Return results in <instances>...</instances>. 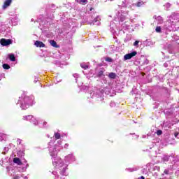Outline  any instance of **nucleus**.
Masks as SVG:
<instances>
[{
    "label": "nucleus",
    "instance_id": "28",
    "mask_svg": "<svg viewBox=\"0 0 179 179\" xmlns=\"http://www.w3.org/2000/svg\"><path fill=\"white\" fill-rule=\"evenodd\" d=\"M164 6V8H166V10H169V9H170V8L171 7V4H170V3H166Z\"/></svg>",
    "mask_w": 179,
    "mask_h": 179
},
{
    "label": "nucleus",
    "instance_id": "23",
    "mask_svg": "<svg viewBox=\"0 0 179 179\" xmlns=\"http://www.w3.org/2000/svg\"><path fill=\"white\" fill-rule=\"evenodd\" d=\"M34 125H38V120L33 116L32 120L30 121Z\"/></svg>",
    "mask_w": 179,
    "mask_h": 179
},
{
    "label": "nucleus",
    "instance_id": "43",
    "mask_svg": "<svg viewBox=\"0 0 179 179\" xmlns=\"http://www.w3.org/2000/svg\"><path fill=\"white\" fill-rule=\"evenodd\" d=\"M78 76H79V75L78 74H73V77L76 78V80L77 81L78 80Z\"/></svg>",
    "mask_w": 179,
    "mask_h": 179
},
{
    "label": "nucleus",
    "instance_id": "22",
    "mask_svg": "<svg viewBox=\"0 0 179 179\" xmlns=\"http://www.w3.org/2000/svg\"><path fill=\"white\" fill-rule=\"evenodd\" d=\"M8 58L10 61H12V62H15V61H16V57H15V55L13 54L8 55Z\"/></svg>",
    "mask_w": 179,
    "mask_h": 179
},
{
    "label": "nucleus",
    "instance_id": "52",
    "mask_svg": "<svg viewBox=\"0 0 179 179\" xmlns=\"http://www.w3.org/2000/svg\"><path fill=\"white\" fill-rule=\"evenodd\" d=\"M55 179H58V177H56Z\"/></svg>",
    "mask_w": 179,
    "mask_h": 179
},
{
    "label": "nucleus",
    "instance_id": "16",
    "mask_svg": "<svg viewBox=\"0 0 179 179\" xmlns=\"http://www.w3.org/2000/svg\"><path fill=\"white\" fill-rule=\"evenodd\" d=\"M137 170H139V167L138 166H135L133 168H127L126 169L127 171H129V173H132L134 171H137Z\"/></svg>",
    "mask_w": 179,
    "mask_h": 179
},
{
    "label": "nucleus",
    "instance_id": "26",
    "mask_svg": "<svg viewBox=\"0 0 179 179\" xmlns=\"http://www.w3.org/2000/svg\"><path fill=\"white\" fill-rule=\"evenodd\" d=\"M108 77L110 79H115V78H117V74L115 73H110Z\"/></svg>",
    "mask_w": 179,
    "mask_h": 179
},
{
    "label": "nucleus",
    "instance_id": "32",
    "mask_svg": "<svg viewBox=\"0 0 179 179\" xmlns=\"http://www.w3.org/2000/svg\"><path fill=\"white\" fill-rule=\"evenodd\" d=\"M103 73H104V71L103 70H101L99 71L97 75H98L99 78H101V76H103Z\"/></svg>",
    "mask_w": 179,
    "mask_h": 179
},
{
    "label": "nucleus",
    "instance_id": "30",
    "mask_svg": "<svg viewBox=\"0 0 179 179\" xmlns=\"http://www.w3.org/2000/svg\"><path fill=\"white\" fill-rule=\"evenodd\" d=\"M54 136L55 139H59L61 138V134L59 133H55Z\"/></svg>",
    "mask_w": 179,
    "mask_h": 179
},
{
    "label": "nucleus",
    "instance_id": "4",
    "mask_svg": "<svg viewBox=\"0 0 179 179\" xmlns=\"http://www.w3.org/2000/svg\"><path fill=\"white\" fill-rule=\"evenodd\" d=\"M127 15H128V12L124 13V11H121V13H118L117 17L120 22H124L127 17Z\"/></svg>",
    "mask_w": 179,
    "mask_h": 179
},
{
    "label": "nucleus",
    "instance_id": "11",
    "mask_svg": "<svg viewBox=\"0 0 179 179\" xmlns=\"http://www.w3.org/2000/svg\"><path fill=\"white\" fill-rule=\"evenodd\" d=\"M92 97H100L101 100L103 97V92L100 91V90H97L96 93H93Z\"/></svg>",
    "mask_w": 179,
    "mask_h": 179
},
{
    "label": "nucleus",
    "instance_id": "10",
    "mask_svg": "<svg viewBox=\"0 0 179 179\" xmlns=\"http://www.w3.org/2000/svg\"><path fill=\"white\" fill-rule=\"evenodd\" d=\"M25 167H18L17 170L20 173H23V171H26L27 170V167H29V164H27V161L24 159Z\"/></svg>",
    "mask_w": 179,
    "mask_h": 179
},
{
    "label": "nucleus",
    "instance_id": "36",
    "mask_svg": "<svg viewBox=\"0 0 179 179\" xmlns=\"http://www.w3.org/2000/svg\"><path fill=\"white\" fill-rule=\"evenodd\" d=\"M169 157L166 155L163 157L164 162H169Z\"/></svg>",
    "mask_w": 179,
    "mask_h": 179
},
{
    "label": "nucleus",
    "instance_id": "46",
    "mask_svg": "<svg viewBox=\"0 0 179 179\" xmlns=\"http://www.w3.org/2000/svg\"><path fill=\"white\" fill-rule=\"evenodd\" d=\"M175 137L179 138V133H175Z\"/></svg>",
    "mask_w": 179,
    "mask_h": 179
},
{
    "label": "nucleus",
    "instance_id": "17",
    "mask_svg": "<svg viewBox=\"0 0 179 179\" xmlns=\"http://www.w3.org/2000/svg\"><path fill=\"white\" fill-rule=\"evenodd\" d=\"M35 45L36 47H40L41 48L43 47H45V45L43 42L38 41H36L35 42Z\"/></svg>",
    "mask_w": 179,
    "mask_h": 179
},
{
    "label": "nucleus",
    "instance_id": "29",
    "mask_svg": "<svg viewBox=\"0 0 179 179\" xmlns=\"http://www.w3.org/2000/svg\"><path fill=\"white\" fill-rule=\"evenodd\" d=\"M17 142L18 143V147H22V148H24V145H23V144H22V140H20V138H18L17 140Z\"/></svg>",
    "mask_w": 179,
    "mask_h": 179
},
{
    "label": "nucleus",
    "instance_id": "49",
    "mask_svg": "<svg viewBox=\"0 0 179 179\" xmlns=\"http://www.w3.org/2000/svg\"><path fill=\"white\" fill-rule=\"evenodd\" d=\"M155 170H158V171H159V170H160V167H159V166H155Z\"/></svg>",
    "mask_w": 179,
    "mask_h": 179
},
{
    "label": "nucleus",
    "instance_id": "33",
    "mask_svg": "<svg viewBox=\"0 0 179 179\" xmlns=\"http://www.w3.org/2000/svg\"><path fill=\"white\" fill-rule=\"evenodd\" d=\"M155 31H157V33H162V27H157L155 29Z\"/></svg>",
    "mask_w": 179,
    "mask_h": 179
},
{
    "label": "nucleus",
    "instance_id": "6",
    "mask_svg": "<svg viewBox=\"0 0 179 179\" xmlns=\"http://www.w3.org/2000/svg\"><path fill=\"white\" fill-rule=\"evenodd\" d=\"M138 54L136 51H134L131 53H128L124 56V60L128 61V59H131V58H133V57H135Z\"/></svg>",
    "mask_w": 179,
    "mask_h": 179
},
{
    "label": "nucleus",
    "instance_id": "50",
    "mask_svg": "<svg viewBox=\"0 0 179 179\" xmlns=\"http://www.w3.org/2000/svg\"><path fill=\"white\" fill-rule=\"evenodd\" d=\"M138 179H145V177L141 176V177L138 178Z\"/></svg>",
    "mask_w": 179,
    "mask_h": 179
},
{
    "label": "nucleus",
    "instance_id": "37",
    "mask_svg": "<svg viewBox=\"0 0 179 179\" xmlns=\"http://www.w3.org/2000/svg\"><path fill=\"white\" fill-rule=\"evenodd\" d=\"M4 152H3V155H6V153L9 150L8 147H5L3 149Z\"/></svg>",
    "mask_w": 179,
    "mask_h": 179
},
{
    "label": "nucleus",
    "instance_id": "39",
    "mask_svg": "<svg viewBox=\"0 0 179 179\" xmlns=\"http://www.w3.org/2000/svg\"><path fill=\"white\" fill-rule=\"evenodd\" d=\"M106 61L107 62H113V59H111V58H110V57H107V58L106 59Z\"/></svg>",
    "mask_w": 179,
    "mask_h": 179
},
{
    "label": "nucleus",
    "instance_id": "20",
    "mask_svg": "<svg viewBox=\"0 0 179 179\" xmlns=\"http://www.w3.org/2000/svg\"><path fill=\"white\" fill-rule=\"evenodd\" d=\"M13 163H15L18 166H22V161H20V159L17 157L13 159Z\"/></svg>",
    "mask_w": 179,
    "mask_h": 179
},
{
    "label": "nucleus",
    "instance_id": "7",
    "mask_svg": "<svg viewBox=\"0 0 179 179\" xmlns=\"http://www.w3.org/2000/svg\"><path fill=\"white\" fill-rule=\"evenodd\" d=\"M145 3H146V1H143L142 0H138V1L136 3H133L131 4V6H130V8H132V6H136L137 8H141L143 6Z\"/></svg>",
    "mask_w": 179,
    "mask_h": 179
},
{
    "label": "nucleus",
    "instance_id": "24",
    "mask_svg": "<svg viewBox=\"0 0 179 179\" xmlns=\"http://www.w3.org/2000/svg\"><path fill=\"white\" fill-rule=\"evenodd\" d=\"M164 174L166 176H171L173 173L170 172V169H165L164 173H162V176H164Z\"/></svg>",
    "mask_w": 179,
    "mask_h": 179
},
{
    "label": "nucleus",
    "instance_id": "47",
    "mask_svg": "<svg viewBox=\"0 0 179 179\" xmlns=\"http://www.w3.org/2000/svg\"><path fill=\"white\" fill-rule=\"evenodd\" d=\"M52 174H53L54 176H57V174H58V173H57V171H54L52 172Z\"/></svg>",
    "mask_w": 179,
    "mask_h": 179
},
{
    "label": "nucleus",
    "instance_id": "35",
    "mask_svg": "<svg viewBox=\"0 0 179 179\" xmlns=\"http://www.w3.org/2000/svg\"><path fill=\"white\" fill-rule=\"evenodd\" d=\"M1 138H3V139L0 138V141L2 142L3 141H6V134H3Z\"/></svg>",
    "mask_w": 179,
    "mask_h": 179
},
{
    "label": "nucleus",
    "instance_id": "34",
    "mask_svg": "<svg viewBox=\"0 0 179 179\" xmlns=\"http://www.w3.org/2000/svg\"><path fill=\"white\" fill-rule=\"evenodd\" d=\"M56 8L55 4H51L50 9H51V10H55Z\"/></svg>",
    "mask_w": 179,
    "mask_h": 179
},
{
    "label": "nucleus",
    "instance_id": "25",
    "mask_svg": "<svg viewBox=\"0 0 179 179\" xmlns=\"http://www.w3.org/2000/svg\"><path fill=\"white\" fill-rule=\"evenodd\" d=\"M80 66L83 68V69H89V65H87L86 63H81Z\"/></svg>",
    "mask_w": 179,
    "mask_h": 179
},
{
    "label": "nucleus",
    "instance_id": "3",
    "mask_svg": "<svg viewBox=\"0 0 179 179\" xmlns=\"http://www.w3.org/2000/svg\"><path fill=\"white\" fill-rule=\"evenodd\" d=\"M179 15L178 13H173L168 20L167 29L171 31L173 30V26H176L177 22H178Z\"/></svg>",
    "mask_w": 179,
    "mask_h": 179
},
{
    "label": "nucleus",
    "instance_id": "19",
    "mask_svg": "<svg viewBox=\"0 0 179 179\" xmlns=\"http://www.w3.org/2000/svg\"><path fill=\"white\" fill-rule=\"evenodd\" d=\"M23 177V174L22 173H15L13 175V179H20Z\"/></svg>",
    "mask_w": 179,
    "mask_h": 179
},
{
    "label": "nucleus",
    "instance_id": "31",
    "mask_svg": "<svg viewBox=\"0 0 179 179\" xmlns=\"http://www.w3.org/2000/svg\"><path fill=\"white\" fill-rule=\"evenodd\" d=\"M3 69H10V66H9V64H3Z\"/></svg>",
    "mask_w": 179,
    "mask_h": 179
},
{
    "label": "nucleus",
    "instance_id": "13",
    "mask_svg": "<svg viewBox=\"0 0 179 179\" xmlns=\"http://www.w3.org/2000/svg\"><path fill=\"white\" fill-rule=\"evenodd\" d=\"M10 3H12V0H6L3 5V9H6L8 6H10Z\"/></svg>",
    "mask_w": 179,
    "mask_h": 179
},
{
    "label": "nucleus",
    "instance_id": "18",
    "mask_svg": "<svg viewBox=\"0 0 179 179\" xmlns=\"http://www.w3.org/2000/svg\"><path fill=\"white\" fill-rule=\"evenodd\" d=\"M49 42L52 47H55V48H58V47H59V45H58L57 42L54 40H50Z\"/></svg>",
    "mask_w": 179,
    "mask_h": 179
},
{
    "label": "nucleus",
    "instance_id": "1",
    "mask_svg": "<svg viewBox=\"0 0 179 179\" xmlns=\"http://www.w3.org/2000/svg\"><path fill=\"white\" fill-rule=\"evenodd\" d=\"M61 145H62V141H57V145L54 144V141H50L48 144L49 153L52 157L53 166L60 171V174L62 176H66V167L68 165L64 164V162L61 158H55L58 155V152L61 150Z\"/></svg>",
    "mask_w": 179,
    "mask_h": 179
},
{
    "label": "nucleus",
    "instance_id": "38",
    "mask_svg": "<svg viewBox=\"0 0 179 179\" xmlns=\"http://www.w3.org/2000/svg\"><path fill=\"white\" fill-rule=\"evenodd\" d=\"M134 47H138L139 46V41H136L134 43Z\"/></svg>",
    "mask_w": 179,
    "mask_h": 179
},
{
    "label": "nucleus",
    "instance_id": "42",
    "mask_svg": "<svg viewBox=\"0 0 179 179\" xmlns=\"http://www.w3.org/2000/svg\"><path fill=\"white\" fill-rule=\"evenodd\" d=\"M69 147V144H68V143H66V144L64 145V149H68Z\"/></svg>",
    "mask_w": 179,
    "mask_h": 179
},
{
    "label": "nucleus",
    "instance_id": "2",
    "mask_svg": "<svg viewBox=\"0 0 179 179\" xmlns=\"http://www.w3.org/2000/svg\"><path fill=\"white\" fill-rule=\"evenodd\" d=\"M19 103H20L22 110H27V108H29L30 106H33V99H30L29 96H26L24 94H22L21 97H20L17 104H19Z\"/></svg>",
    "mask_w": 179,
    "mask_h": 179
},
{
    "label": "nucleus",
    "instance_id": "44",
    "mask_svg": "<svg viewBox=\"0 0 179 179\" xmlns=\"http://www.w3.org/2000/svg\"><path fill=\"white\" fill-rule=\"evenodd\" d=\"M34 82V83H37V82H38V78L35 77Z\"/></svg>",
    "mask_w": 179,
    "mask_h": 179
},
{
    "label": "nucleus",
    "instance_id": "5",
    "mask_svg": "<svg viewBox=\"0 0 179 179\" xmlns=\"http://www.w3.org/2000/svg\"><path fill=\"white\" fill-rule=\"evenodd\" d=\"M0 44H1L3 47H6V45H10V44H12V40L2 38L0 40Z\"/></svg>",
    "mask_w": 179,
    "mask_h": 179
},
{
    "label": "nucleus",
    "instance_id": "40",
    "mask_svg": "<svg viewBox=\"0 0 179 179\" xmlns=\"http://www.w3.org/2000/svg\"><path fill=\"white\" fill-rule=\"evenodd\" d=\"M110 107H115V102L111 101V102L110 103Z\"/></svg>",
    "mask_w": 179,
    "mask_h": 179
},
{
    "label": "nucleus",
    "instance_id": "48",
    "mask_svg": "<svg viewBox=\"0 0 179 179\" xmlns=\"http://www.w3.org/2000/svg\"><path fill=\"white\" fill-rule=\"evenodd\" d=\"M45 125H47V122H43V127L45 128Z\"/></svg>",
    "mask_w": 179,
    "mask_h": 179
},
{
    "label": "nucleus",
    "instance_id": "12",
    "mask_svg": "<svg viewBox=\"0 0 179 179\" xmlns=\"http://www.w3.org/2000/svg\"><path fill=\"white\" fill-rule=\"evenodd\" d=\"M134 0H124L122 1V8H127V5H129L131 3H133Z\"/></svg>",
    "mask_w": 179,
    "mask_h": 179
},
{
    "label": "nucleus",
    "instance_id": "54",
    "mask_svg": "<svg viewBox=\"0 0 179 179\" xmlns=\"http://www.w3.org/2000/svg\"><path fill=\"white\" fill-rule=\"evenodd\" d=\"M62 179H65V178H62Z\"/></svg>",
    "mask_w": 179,
    "mask_h": 179
},
{
    "label": "nucleus",
    "instance_id": "27",
    "mask_svg": "<svg viewBox=\"0 0 179 179\" xmlns=\"http://www.w3.org/2000/svg\"><path fill=\"white\" fill-rule=\"evenodd\" d=\"M78 3H80L81 5H85L87 3V0H76Z\"/></svg>",
    "mask_w": 179,
    "mask_h": 179
},
{
    "label": "nucleus",
    "instance_id": "9",
    "mask_svg": "<svg viewBox=\"0 0 179 179\" xmlns=\"http://www.w3.org/2000/svg\"><path fill=\"white\" fill-rule=\"evenodd\" d=\"M100 17L96 16V18L92 22H90V24H95L96 26H100Z\"/></svg>",
    "mask_w": 179,
    "mask_h": 179
},
{
    "label": "nucleus",
    "instance_id": "45",
    "mask_svg": "<svg viewBox=\"0 0 179 179\" xmlns=\"http://www.w3.org/2000/svg\"><path fill=\"white\" fill-rule=\"evenodd\" d=\"M144 64H145L146 65H148V64H149V60H148V59H145Z\"/></svg>",
    "mask_w": 179,
    "mask_h": 179
},
{
    "label": "nucleus",
    "instance_id": "21",
    "mask_svg": "<svg viewBox=\"0 0 179 179\" xmlns=\"http://www.w3.org/2000/svg\"><path fill=\"white\" fill-rule=\"evenodd\" d=\"M33 115H25V116H23V120L24 121H31L33 118Z\"/></svg>",
    "mask_w": 179,
    "mask_h": 179
},
{
    "label": "nucleus",
    "instance_id": "14",
    "mask_svg": "<svg viewBox=\"0 0 179 179\" xmlns=\"http://www.w3.org/2000/svg\"><path fill=\"white\" fill-rule=\"evenodd\" d=\"M154 19L157 22L158 24H162L163 23V17L162 16H154Z\"/></svg>",
    "mask_w": 179,
    "mask_h": 179
},
{
    "label": "nucleus",
    "instance_id": "51",
    "mask_svg": "<svg viewBox=\"0 0 179 179\" xmlns=\"http://www.w3.org/2000/svg\"><path fill=\"white\" fill-rule=\"evenodd\" d=\"M34 19H31V22H34Z\"/></svg>",
    "mask_w": 179,
    "mask_h": 179
},
{
    "label": "nucleus",
    "instance_id": "15",
    "mask_svg": "<svg viewBox=\"0 0 179 179\" xmlns=\"http://www.w3.org/2000/svg\"><path fill=\"white\" fill-rule=\"evenodd\" d=\"M17 156L19 157H23V156H24V147H22V150H18Z\"/></svg>",
    "mask_w": 179,
    "mask_h": 179
},
{
    "label": "nucleus",
    "instance_id": "53",
    "mask_svg": "<svg viewBox=\"0 0 179 179\" xmlns=\"http://www.w3.org/2000/svg\"><path fill=\"white\" fill-rule=\"evenodd\" d=\"M90 94L92 95V94H93V93H92V92H91V94Z\"/></svg>",
    "mask_w": 179,
    "mask_h": 179
},
{
    "label": "nucleus",
    "instance_id": "41",
    "mask_svg": "<svg viewBox=\"0 0 179 179\" xmlns=\"http://www.w3.org/2000/svg\"><path fill=\"white\" fill-rule=\"evenodd\" d=\"M162 134H163V131L162 130H157V135H162Z\"/></svg>",
    "mask_w": 179,
    "mask_h": 179
},
{
    "label": "nucleus",
    "instance_id": "8",
    "mask_svg": "<svg viewBox=\"0 0 179 179\" xmlns=\"http://www.w3.org/2000/svg\"><path fill=\"white\" fill-rule=\"evenodd\" d=\"M66 162H68L69 163H72V162H75V156L72 154H69V155L65 157Z\"/></svg>",
    "mask_w": 179,
    "mask_h": 179
}]
</instances>
